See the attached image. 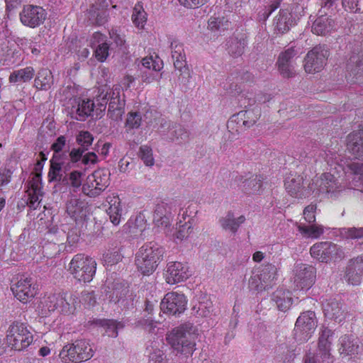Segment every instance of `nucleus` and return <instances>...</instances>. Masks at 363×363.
<instances>
[{"label": "nucleus", "mask_w": 363, "mask_h": 363, "mask_svg": "<svg viewBox=\"0 0 363 363\" xmlns=\"http://www.w3.org/2000/svg\"><path fill=\"white\" fill-rule=\"evenodd\" d=\"M197 330L191 323L174 328L167 335L166 340L177 355L191 356L196 350Z\"/></svg>", "instance_id": "f257e3e1"}, {"label": "nucleus", "mask_w": 363, "mask_h": 363, "mask_svg": "<svg viewBox=\"0 0 363 363\" xmlns=\"http://www.w3.org/2000/svg\"><path fill=\"white\" fill-rule=\"evenodd\" d=\"M164 250L157 243L150 242L142 246L136 254L135 264L143 275H150L163 259Z\"/></svg>", "instance_id": "f03ea898"}, {"label": "nucleus", "mask_w": 363, "mask_h": 363, "mask_svg": "<svg viewBox=\"0 0 363 363\" xmlns=\"http://www.w3.org/2000/svg\"><path fill=\"white\" fill-rule=\"evenodd\" d=\"M96 260L84 254L73 257L69 264V272L78 281L90 282L96 274Z\"/></svg>", "instance_id": "7ed1b4c3"}, {"label": "nucleus", "mask_w": 363, "mask_h": 363, "mask_svg": "<svg viewBox=\"0 0 363 363\" xmlns=\"http://www.w3.org/2000/svg\"><path fill=\"white\" fill-rule=\"evenodd\" d=\"M94 356V350L89 342L80 339L65 345L60 352L64 362L79 363L90 359Z\"/></svg>", "instance_id": "20e7f679"}, {"label": "nucleus", "mask_w": 363, "mask_h": 363, "mask_svg": "<svg viewBox=\"0 0 363 363\" xmlns=\"http://www.w3.org/2000/svg\"><path fill=\"white\" fill-rule=\"evenodd\" d=\"M6 340L11 349L21 351L32 343L33 337L26 324L14 321L7 330Z\"/></svg>", "instance_id": "39448f33"}, {"label": "nucleus", "mask_w": 363, "mask_h": 363, "mask_svg": "<svg viewBox=\"0 0 363 363\" xmlns=\"http://www.w3.org/2000/svg\"><path fill=\"white\" fill-rule=\"evenodd\" d=\"M317 318L313 311L302 313L296 320L294 328L295 338L302 342L308 341L317 327Z\"/></svg>", "instance_id": "423d86ee"}, {"label": "nucleus", "mask_w": 363, "mask_h": 363, "mask_svg": "<svg viewBox=\"0 0 363 363\" xmlns=\"http://www.w3.org/2000/svg\"><path fill=\"white\" fill-rule=\"evenodd\" d=\"M330 52L325 45H319L310 50L304 59V69L308 73L318 72L326 64Z\"/></svg>", "instance_id": "0eeeda50"}, {"label": "nucleus", "mask_w": 363, "mask_h": 363, "mask_svg": "<svg viewBox=\"0 0 363 363\" xmlns=\"http://www.w3.org/2000/svg\"><path fill=\"white\" fill-rule=\"evenodd\" d=\"M316 269L311 265L298 264L294 269V289H309L315 283Z\"/></svg>", "instance_id": "6e6552de"}, {"label": "nucleus", "mask_w": 363, "mask_h": 363, "mask_svg": "<svg viewBox=\"0 0 363 363\" xmlns=\"http://www.w3.org/2000/svg\"><path fill=\"white\" fill-rule=\"evenodd\" d=\"M311 256L321 262H328L333 259L342 258L343 252L337 245L331 242H322L313 245L310 250Z\"/></svg>", "instance_id": "1a4fd4ad"}, {"label": "nucleus", "mask_w": 363, "mask_h": 363, "mask_svg": "<svg viewBox=\"0 0 363 363\" xmlns=\"http://www.w3.org/2000/svg\"><path fill=\"white\" fill-rule=\"evenodd\" d=\"M19 16L23 25L34 28L45 22L47 18V12L41 6L28 4L23 6Z\"/></svg>", "instance_id": "9d476101"}, {"label": "nucleus", "mask_w": 363, "mask_h": 363, "mask_svg": "<svg viewBox=\"0 0 363 363\" xmlns=\"http://www.w3.org/2000/svg\"><path fill=\"white\" fill-rule=\"evenodd\" d=\"M187 301L183 294L175 291L167 293L160 303V309L164 313L177 315L186 310Z\"/></svg>", "instance_id": "9b49d317"}, {"label": "nucleus", "mask_w": 363, "mask_h": 363, "mask_svg": "<svg viewBox=\"0 0 363 363\" xmlns=\"http://www.w3.org/2000/svg\"><path fill=\"white\" fill-rule=\"evenodd\" d=\"M170 48L174 66L176 70L179 72V79L182 82H187L190 77V72L186 66L183 45L178 40H174L171 42Z\"/></svg>", "instance_id": "f8f14e48"}, {"label": "nucleus", "mask_w": 363, "mask_h": 363, "mask_svg": "<svg viewBox=\"0 0 363 363\" xmlns=\"http://www.w3.org/2000/svg\"><path fill=\"white\" fill-rule=\"evenodd\" d=\"M343 279L350 285H359L363 279V255L350 259L345 267Z\"/></svg>", "instance_id": "ddd939ff"}, {"label": "nucleus", "mask_w": 363, "mask_h": 363, "mask_svg": "<svg viewBox=\"0 0 363 363\" xmlns=\"http://www.w3.org/2000/svg\"><path fill=\"white\" fill-rule=\"evenodd\" d=\"M176 206L172 201L158 202L153 211V222L157 227L167 228L170 225L172 212Z\"/></svg>", "instance_id": "4468645a"}, {"label": "nucleus", "mask_w": 363, "mask_h": 363, "mask_svg": "<svg viewBox=\"0 0 363 363\" xmlns=\"http://www.w3.org/2000/svg\"><path fill=\"white\" fill-rule=\"evenodd\" d=\"M95 103L90 99L75 98L71 101L69 114L77 121H84L94 111Z\"/></svg>", "instance_id": "2eb2a0df"}, {"label": "nucleus", "mask_w": 363, "mask_h": 363, "mask_svg": "<svg viewBox=\"0 0 363 363\" xmlns=\"http://www.w3.org/2000/svg\"><path fill=\"white\" fill-rule=\"evenodd\" d=\"M334 331L328 327L320 328L318 342V354L320 355L322 362H329L331 359V345L333 341Z\"/></svg>", "instance_id": "dca6fc26"}, {"label": "nucleus", "mask_w": 363, "mask_h": 363, "mask_svg": "<svg viewBox=\"0 0 363 363\" xmlns=\"http://www.w3.org/2000/svg\"><path fill=\"white\" fill-rule=\"evenodd\" d=\"M159 130L160 132L168 133V138L171 141L182 143L189 138V132L181 124L160 119Z\"/></svg>", "instance_id": "f3484780"}, {"label": "nucleus", "mask_w": 363, "mask_h": 363, "mask_svg": "<svg viewBox=\"0 0 363 363\" xmlns=\"http://www.w3.org/2000/svg\"><path fill=\"white\" fill-rule=\"evenodd\" d=\"M189 267L179 262H169L165 274L166 281L169 284H174L186 280L190 276Z\"/></svg>", "instance_id": "a211bd4d"}, {"label": "nucleus", "mask_w": 363, "mask_h": 363, "mask_svg": "<svg viewBox=\"0 0 363 363\" xmlns=\"http://www.w3.org/2000/svg\"><path fill=\"white\" fill-rule=\"evenodd\" d=\"M263 177L261 175L237 176L235 182L241 191L246 194H260L262 191Z\"/></svg>", "instance_id": "6ab92c4d"}, {"label": "nucleus", "mask_w": 363, "mask_h": 363, "mask_svg": "<svg viewBox=\"0 0 363 363\" xmlns=\"http://www.w3.org/2000/svg\"><path fill=\"white\" fill-rule=\"evenodd\" d=\"M94 136L87 130H82L76 136V142L79 145L77 148H72L69 152L70 162L77 163L79 162L82 153L86 152L92 145Z\"/></svg>", "instance_id": "aec40b11"}, {"label": "nucleus", "mask_w": 363, "mask_h": 363, "mask_svg": "<svg viewBox=\"0 0 363 363\" xmlns=\"http://www.w3.org/2000/svg\"><path fill=\"white\" fill-rule=\"evenodd\" d=\"M323 311L326 318L341 323L346 317L347 311L342 303L336 298L326 299L323 303Z\"/></svg>", "instance_id": "412c9836"}, {"label": "nucleus", "mask_w": 363, "mask_h": 363, "mask_svg": "<svg viewBox=\"0 0 363 363\" xmlns=\"http://www.w3.org/2000/svg\"><path fill=\"white\" fill-rule=\"evenodd\" d=\"M32 286L31 278L21 277L11 289L17 299L21 302L27 303L35 295V288Z\"/></svg>", "instance_id": "4be33fe9"}, {"label": "nucleus", "mask_w": 363, "mask_h": 363, "mask_svg": "<svg viewBox=\"0 0 363 363\" xmlns=\"http://www.w3.org/2000/svg\"><path fill=\"white\" fill-rule=\"evenodd\" d=\"M315 188L320 193L334 194L339 189V186L334 175L327 172L313 180L311 189Z\"/></svg>", "instance_id": "5701e85b"}, {"label": "nucleus", "mask_w": 363, "mask_h": 363, "mask_svg": "<svg viewBox=\"0 0 363 363\" xmlns=\"http://www.w3.org/2000/svg\"><path fill=\"white\" fill-rule=\"evenodd\" d=\"M297 55V51L294 48H289L280 53L277 61L279 70L284 77H291L294 74V68L291 65L293 58Z\"/></svg>", "instance_id": "b1692460"}, {"label": "nucleus", "mask_w": 363, "mask_h": 363, "mask_svg": "<svg viewBox=\"0 0 363 363\" xmlns=\"http://www.w3.org/2000/svg\"><path fill=\"white\" fill-rule=\"evenodd\" d=\"M347 147L355 158L363 160V128L348 135Z\"/></svg>", "instance_id": "393cba45"}, {"label": "nucleus", "mask_w": 363, "mask_h": 363, "mask_svg": "<svg viewBox=\"0 0 363 363\" xmlns=\"http://www.w3.org/2000/svg\"><path fill=\"white\" fill-rule=\"evenodd\" d=\"M257 273L267 290L272 289L275 284L277 279V269L275 265L270 263L263 264L259 268Z\"/></svg>", "instance_id": "a878e982"}, {"label": "nucleus", "mask_w": 363, "mask_h": 363, "mask_svg": "<svg viewBox=\"0 0 363 363\" xmlns=\"http://www.w3.org/2000/svg\"><path fill=\"white\" fill-rule=\"evenodd\" d=\"M66 211L75 220L84 218L87 212L86 204L77 198H71L67 202Z\"/></svg>", "instance_id": "bb28decb"}, {"label": "nucleus", "mask_w": 363, "mask_h": 363, "mask_svg": "<svg viewBox=\"0 0 363 363\" xmlns=\"http://www.w3.org/2000/svg\"><path fill=\"white\" fill-rule=\"evenodd\" d=\"M109 206L106 209V213L109 216L111 222L117 225L120 223L122 216V208L121 206V200L118 196H108L106 199Z\"/></svg>", "instance_id": "cd10ccee"}, {"label": "nucleus", "mask_w": 363, "mask_h": 363, "mask_svg": "<svg viewBox=\"0 0 363 363\" xmlns=\"http://www.w3.org/2000/svg\"><path fill=\"white\" fill-rule=\"evenodd\" d=\"M335 26L333 19L326 15H321L313 23L312 32L318 35H325L329 33Z\"/></svg>", "instance_id": "c85d7f7f"}, {"label": "nucleus", "mask_w": 363, "mask_h": 363, "mask_svg": "<svg viewBox=\"0 0 363 363\" xmlns=\"http://www.w3.org/2000/svg\"><path fill=\"white\" fill-rule=\"evenodd\" d=\"M58 310L61 313L67 315L72 314L75 311L77 306L79 305L78 297L73 294L67 293H60V297Z\"/></svg>", "instance_id": "c756f323"}, {"label": "nucleus", "mask_w": 363, "mask_h": 363, "mask_svg": "<svg viewBox=\"0 0 363 363\" xmlns=\"http://www.w3.org/2000/svg\"><path fill=\"white\" fill-rule=\"evenodd\" d=\"M294 24L292 16L287 10H281L274 19L275 29L281 33L288 32Z\"/></svg>", "instance_id": "7c9ffc66"}, {"label": "nucleus", "mask_w": 363, "mask_h": 363, "mask_svg": "<svg viewBox=\"0 0 363 363\" xmlns=\"http://www.w3.org/2000/svg\"><path fill=\"white\" fill-rule=\"evenodd\" d=\"M272 300L275 302L279 311H286L292 304L291 292L282 289L277 290L272 295Z\"/></svg>", "instance_id": "2f4dec72"}, {"label": "nucleus", "mask_w": 363, "mask_h": 363, "mask_svg": "<svg viewBox=\"0 0 363 363\" xmlns=\"http://www.w3.org/2000/svg\"><path fill=\"white\" fill-rule=\"evenodd\" d=\"M245 221V217L244 216L235 218L234 214L231 211L228 212L226 216L221 218L219 220L221 227L224 230H229L234 234L238 231L240 225Z\"/></svg>", "instance_id": "473e14b6"}, {"label": "nucleus", "mask_w": 363, "mask_h": 363, "mask_svg": "<svg viewBox=\"0 0 363 363\" xmlns=\"http://www.w3.org/2000/svg\"><path fill=\"white\" fill-rule=\"evenodd\" d=\"M53 76L50 70L42 69L38 72L34 81V86L38 89L48 90L53 84Z\"/></svg>", "instance_id": "72a5a7b5"}, {"label": "nucleus", "mask_w": 363, "mask_h": 363, "mask_svg": "<svg viewBox=\"0 0 363 363\" xmlns=\"http://www.w3.org/2000/svg\"><path fill=\"white\" fill-rule=\"evenodd\" d=\"M358 340L351 335H344L340 339V352L346 355H352L358 352Z\"/></svg>", "instance_id": "f704fd0d"}, {"label": "nucleus", "mask_w": 363, "mask_h": 363, "mask_svg": "<svg viewBox=\"0 0 363 363\" xmlns=\"http://www.w3.org/2000/svg\"><path fill=\"white\" fill-rule=\"evenodd\" d=\"M285 188L289 194L294 197H299L303 189V178L298 175L295 177H289L285 181Z\"/></svg>", "instance_id": "c9c22d12"}, {"label": "nucleus", "mask_w": 363, "mask_h": 363, "mask_svg": "<svg viewBox=\"0 0 363 363\" xmlns=\"http://www.w3.org/2000/svg\"><path fill=\"white\" fill-rule=\"evenodd\" d=\"M34 74V69L32 67H26L11 72L9 81L10 83L27 82L31 80Z\"/></svg>", "instance_id": "e433bc0d"}, {"label": "nucleus", "mask_w": 363, "mask_h": 363, "mask_svg": "<svg viewBox=\"0 0 363 363\" xmlns=\"http://www.w3.org/2000/svg\"><path fill=\"white\" fill-rule=\"evenodd\" d=\"M230 26V22L224 16H212L208 21V28L212 32L221 33L228 30Z\"/></svg>", "instance_id": "4c0bfd02"}, {"label": "nucleus", "mask_w": 363, "mask_h": 363, "mask_svg": "<svg viewBox=\"0 0 363 363\" xmlns=\"http://www.w3.org/2000/svg\"><path fill=\"white\" fill-rule=\"evenodd\" d=\"M246 45L247 41L244 38H233L227 44L228 53L233 57L240 56L244 52Z\"/></svg>", "instance_id": "58836bf2"}, {"label": "nucleus", "mask_w": 363, "mask_h": 363, "mask_svg": "<svg viewBox=\"0 0 363 363\" xmlns=\"http://www.w3.org/2000/svg\"><path fill=\"white\" fill-rule=\"evenodd\" d=\"M132 21L138 28H143L147 21L145 13L141 2H138L134 8L132 14Z\"/></svg>", "instance_id": "ea45409f"}, {"label": "nucleus", "mask_w": 363, "mask_h": 363, "mask_svg": "<svg viewBox=\"0 0 363 363\" xmlns=\"http://www.w3.org/2000/svg\"><path fill=\"white\" fill-rule=\"evenodd\" d=\"M90 175L94 177V182L99 186V190L104 191L109 185V174L107 170L97 169Z\"/></svg>", "instance_id": "a19ab883"}, {"label": "nucleus", "mask_w": 363, "mask_h": 363, "mask_svg": "<svg viewBox=\"0 0 363 363\" xmlns=\"http://www.w3.org/2000/svg\"><path fill=\"white\" fill-rule=\"evenodd\" d=\"M142 123V113L140 111H131L128 113L125 123L127 130L138 129Z\"/></svg>", "instance_id": "79ce46f5"}, {"label": "nucleus", "mask_w": 363, "mask_h": 363, "mask_svg": "<svg viewBox=\"0 0 363 363\" xmlns=\"http://www.w3.org/2000/svg\"><path fill=\"white\" fill-rule=\"evenodd\" d=\"M67 169V166H62L59 163H50V170L48 172V180L50 182H58L62 179V175Z\"/></svg>", "instance_id": "37998d69"}, {"label": "nucleus", "mask_w": 363, "mask_h": 363, "mask_svg": "<svg viewBox=\"0 0 363 363\" xmlns=\"http://www.w3.org/2000/svg\"><path fill=\"white\" fill-rule=\"evenodd\" d=\"M94 177L89 175L86 179V183L82 186V192L89 197H96L103 191L99 190V186L96 185L94 182Z\"/></svg>", "instance_id": "c03bdc74"}, {"label": "nucleus", "mask_w": 363, "mask_h": 363, "mask_svg": "<svg viewBox=\"0 0 363 363\" xmlns=\"http://www.w3.org/2000/svg\"><path fill=\"white\" fill-rule=\"evenodd\" d=\"M109 103L108 108H119L121 106L125 108V96L121 98L120 91L118 89L111 90L109 94Z\"/></svg>", "instance_id": "a18cd8bd"}, {"label": "nucleus", "mask_w": 363, "mask_h": 363, "mask_svg": "<svg viewBox=\"0 0 363 363\" xmlns=\"http://www.w3.org/2000/svg\"><path fill=\"white\" fill-rule=\"evenodd\" d=\"M128 292L127 287L121 283H116L113 285L111 294L109 296L110 301L115 303H119L121 300L124 299Z\"/></svg>", "instance_id": "49530a36"}, {"label": "nucleus", "mask_w": 363, "mask_h": 363, "mask_svg": "<svg viewBox=\"0 0 363 363\" xmlns=\"http://www.w3.org/2000/svg\"><path fill=\"white\" fill-rule=\"evenodd\" d=\"M105 334L108 337H116L118 335V330L123 328V323L113 320H105L102 325Z\"/></svg>", "instance_id": "de8ad7c7"}, {"label": "nucleus", "mask_w": 363, "mask_h": 363, "mask_svg": "<svg viewBox=\"0 0 363 363\" xmlns=\"http://www.w3.org/2000/svg\"><path fill=\"white\" fill-rule=\"evenodd\" d=\"M123 257L120 250H108L103 254L102 261L107 266H113L121 262Z\"/></svg>", "instance_id": "09e8293b"}, {"label": "nucleus", "mask_w": 363, "mask_h": 363, "mask_svg": "<svg viewBox=\"0 0 363 363\" xmlns=\"http://www.w3.org/2000/svg\"><path fill=\"white\" fill-rule=\"evenodd\" d=\"M241 112L245 113L244 122H245V127L247 128L252 126L260 117V110L257 108L241 111Z\"/></svg>", "instance_id": "8fccbe9b"}, {"label": "nucleus", "mask_w": 363, "mask_h": 363, "mask_svg": "<svg viewBox=\"0 0 363 363\" xmlns=\"http://www.w3.org/2000/svg\"><path fill=\"white\" fill-rule=\"evenodd\" d=\"M244 116L245 113H242L241 111L237 114L233 115L228 122V128L234 129V126L236 125L237 127L235 130L237 132H238L240 130L247 129V128L245 127V122H244L245 118Z\"/></svg>", "instance_id": "3c124183"}, {"label": "nucleus", "mask_w": 363, "mask_h": 363, "mask_svg": "<svg viewBox=\"0 0 363 363\" xmlns=\"http://www.w3.org/2000/svg\"><path fill=\"white\" fill-rule=\"evenodd\" d=\"M78 301L79 303L82 302V303L88 308L93 307L96 303V295L94 291H83L81 294L80 299H78Z\"/></svg>", "instance_id": "603ef678"}, {"label": "nucleus", "mask_w": 363, "mask_h": 363, "mask_svg": "<svg viewBox=\"0 0 363 363\" xmlns=\"http://www.w3.org/2000/svg\"><path fill=\"white\" fill-rule=\"evenodd\" d=\"M60 293L50 294L45 298L44 304L49 311H54L58 308Z\"/></svg>", "instance_id": "864d4df0"}, {"label": "nucleus", "mask_w": 363, "mask_h": 363, "mask_svg": "<svg viewBox=\"0 0 363 363\" xmlns=\"http://www.w3.org/2000/svg\"><path fill=\"white\" fill-rule=\"evenodd\" d=\"M249 288L250 290L258 293L267 290L265 286L262 285V281H261L257 273H253L250 277L249 279Z\"/></svg>", "instance_id": "5fc2aeb1"}, {"label": "nucleus", "mask_w": 363, "mask_h": 363, "mask_svg": "<svg viewBox=\"0 0 363 363\" xmlns=\"http://www.w3.org/2000/svg\"><path fill=\"white\" fill-rule=\"evenodd\" d=\"M140 157L147 166H152L154 164V158L152 157V149L143 145L140 147Z\"/></svg>", "instance_id": "6e6d98bb"}, {"label": "nucleus", "mask_w": 363, "mask_h": 363, "mask_svg": "<svg viewBox=\"0 0 363 363\" xmlns=\"http://www.w3.org/2000/svg\"><path fill=\"white\" fill-rule=\"evenodd\" d=\"M94 48L95 57L100 62H104L108 56L109 45L106 43Z\"/></svg>", "instance_id": "4d7b16f0"}, {"label": "nucleus", "mask_w": 363, "mask_h": 363, "mask_svg": "<svg viewBox=\"0 0 363 363\" xmlns=\"http://www.w3.org/2000/svg\"><path fill=\"white\" fill-rule=\"evenodd\" d=\"M342 234L348 239H363V227L344 228Z\"/></svg>", "instance_id": "13d9d810"}, {"label": "nucleus", "mask_w": 363, "mask_h": 363, "mask_svg": "<svg viewBox=\"0 0 363 363\" xmlns=\"http://www.w3.org/2000/svg\"><path fill=\"white\" fill-rule=\"evenodd\" d=\"M192 232V226L191 223H185L184 224L179 226V229L175 233L177 239L182 240L189 237L190 233Z\"/></svg>", "instance_id": "bf43d9fd"}, {"label": "nucleus", "mask_w": 363, "mask_h": 363, "mask_svg": "<svg viewBox=\"0 0 363 363\" xmlns=\"http://www.w3.org/2000/svg\"><path fill=\"white\" fill-rule=\"evenodd\" d=\"M299 230L313 238H317L323 233V230L321 228L314 225L310 226H299Z\"/></svg>", "instance_id": "052dcab7"}, {"label": "nucleus", "mask_w": 363, "mask_h": 363, "mask_svg": "<svg viewBox=\"0 0 363 363\" xmlns=\"http://www.w3.org/2000/svg\"><path fill=\"white\" fill-rule=\"evenodd\" d=\"M316 204H310L307 206L303 211V216L305 220L309 223H312L315 221V212L316 211Z\"/></svg>", "instance_id": "680f3d73"}, {"label": "nucleus", "mask_w": 363, "mask_h": 363, "mask_svg": "<svg viewBox=\"0 0 363 363\" xmlns=\"http://www.w3.org/2000/svg\"><path fill=\"white\" fill-rule=\"evenodd\" d=\"M84 165L94 164L98 162V157L94 152H88L82 153L80 160Z\"/></svg>", "instance_id": "e2e57ef3"}, {"label": "nucleus", "mask_w": 363, "mask_h": 363, "mask_svg": "<svg viewBox=\"0 0 363 363\" xmlns=\"http://www.w3.org/2000/svg\"><path fill=\"white\" fill-rule=\"evenodd\" d=\"M271 99H272V96L270 94L263 93V92H259L256 95L255 99L249 98L248 99L249 101H248L247 104L246 105L245 103H244V105H245V106H252L255 102H258L260 104L266 103L267 101H269Z\"/></svg>", "instance_id": "0e129e2a"}, {"label": "nucleus", "mask_w": 363, "mask_h": 363, "mask_svg": "<svg viewBox=\"0 0 363 363\" xmlns=\"http://www.w3.org/2000/svg\"><path fill=\"white\" fill-rule=\"evenodd\" d=\"M125 113V108H108L107 115L113 121H118L122 120V116Z\"/></svg>", "instance_id": "69168bd1"}, {"label": "nucleus", "mask_w": 363, "mask_h": 363, "mask_svg": "<svg viewBox=\"0 0 363 363\" xmlns=\"http://www.w3.org/2000/svg\"><path fill=\"white\" fill-rule=\"evenodd\" d=\"M142 66L149 72H157L160 69L159 65H156L152 57H145L141 61Z\"/></svg>", "instance_id": "338daca9"}, {"label": "nucleus", "mask_w": 363, "mask_h": 363, "mask_svg": "<svg viewBox=\"0 0 363 363\" xmlns=\"http://www.w3.org/2000/svg\"><path fill=\"white\" fill-rule=\"evenodd\" d=\"M66 138L64 135L59 136L56 140L52 144L51 149L54 152H60L66 145Z\"/></svg>", "instance_id": "774afa93"}]
</instances>
